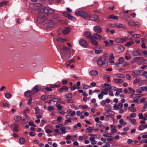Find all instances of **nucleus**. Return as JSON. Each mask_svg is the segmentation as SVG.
<instances>
[{"mask_svg":"<svg viewBox=\"0 0 147 147\" xmlns=\"http://www.w3.org/2000/svg\"><path fill=\"white\" fill-rule=\"evenodd\" d=\"M89 74L90 75L94 76L97 75L98 72L96 70H92L89 71Z\"/></svg>","mask_w":147,"mask_h":147,"instance_id":"obj_21","label":"nucleus"},{"mask_svg":"<svg viewBox=\"0 0 147 147\" xmlns=\"http://www.w3.org/2000/svg\"><path fill=\"white\" fill-rule=\"evenodd\" d=\"M140 79L139 78H137L135 79L133 82V83L137 84L140 82Z\"/></svg>","mask_w":147,"mask_h":147,"instance_id":"obj_57","label":"nucleus"},{"mask_svg":"<svg viewBox=\"0 0 147 147\" xmlns=\"http://www.w3.org/2000/svg\"><path fill=\"white\" fill-rule=\"evenodd\" d=\"M146 128H147V124L144 125H140L138 127V129L140 130H142Z\"/></svg>","mask_w":147,"mask_h":147,"instance_id":"obj_28","label":"nucleus"},{"mask_svg":"<svg viewBox=\"0 0 147 147\" xmlns=\"http://www.w3.org/2000/svg\"><path fill=\"white\" fill-rule=\"evenodd\" d=\"M134 141H133L131 139H128L127 140V143L129 144H130L131 143H134Z\"/></svg>","mask_w":147,"mask_h":147,"instance_id":"obj_61","label":"nucleus"},{"mask_svg":"<svg viewBox=\"0 0 147 147\" xmlns=\"http://www.w3.org/2000/svg\"><path fill=\"white\" fill-rule=\"evenodd\" d=\"M43 11L45 13H49L50 14H53L54 13L55 10L54 9L50 8L45 7L44 8V9H42Z\"/></svg>","mask_w":147,"mask_h":147,"instance_id":"obj_7","label":"nucleus"},{"mask_svg":"<svg viewBox=\"0 0 147 147\" xmlns=\"http://www.w3.org/2000/svg\"><path fill=\"white\" fill-rule=\"evenodd\" d=\"M143 71L134 70L133 71L134 73L136 75L142 76Z\"/></svg>","mask_w":147,"mask_h":147,"instance_id":"obj_19","label":"nucleus"},{"mask_svg":"<svg viewBox=\"0 0 147 147\" xmlns=\"http://www.w3.org/2000/svg\"><path fill=\"white\" fill-rule=\"evenodd\" d=\"M93 49L95 51V53L96 54H100L102 52V48L100 46L98 48L97 47H94Z\"/></svg>","mask_w":147,"mask_h":147,"instance_id":"obj_13","label":"nucleus"},{"mask_svg":"<svg viewBox=\"0 0 147 147\" xmlns=\"http://www.w3.org/2000/svg\"><path fill=\"white\" fill-rule=\"evenodd\" d=\"M97 63L99 66L103 67H106L107 65L106 59L103 57H100L97 59Z\"/></svg>","mask_w":147,"mask_h":147,"instance_id":"obj_2","label":"nucleus"},{"mask_svg":"<svg viewBox=\"0 0 147 147\" xmlns=\"http://www.w3.org/2000/svg\"><path fill=\"white\" fill-rule=\"evenodd\" d=\"M118 60L119 63H123V62L124 61V59L123 57H121L119 58Z\"/></svg>","mask_w":147,"mask_h":147,"instance_id":"obj_55","label":"nucleus"},{"mask_svg":"<svg viewBox=\"0 0 147 147\" xmlns=\"http://www.w3.org/2000/svg\"><path fill=\"white\" fill-rule=\"evenodd\" d=\"M58 22V20L55 18L49 20L47 23L45 24V25L48 28H51L53 27L55 24Z\"/></svg>","mask_w":147,"mask_h":147,"instance_id":"obj_3","label":"nucleus"},{"mask_svg":"<svg viewBox=\"0 0 147 147\" xmlns=\"http://www.w3.org/2000/svg\"><path fill=\"white\" fill-rule=\"evenodd\" d=\"M88 138L87 136L86 138L83 135L82 136H79L78 137L79 140H82L86 139Z\"/></svg>","mask_w":147,"mask_h":147,"instance_id":"obj_53","label":"nucleus"},{"mask_svg":"<svg viewBox=\"0 0 147 147\" xmlns=\"http://www.w3.org/2000/svg\"><path fill=\"white\" fill-rule=\"evenodd\" d=\"M122 42H124L129 40L131 39V38H128V37H125L123 38H122Z\"/></svg>","mask_w":147,"mask_h":147,"instance_id":"obj_49","label":"nucleus"},{"mask_svg":"<svg viewBox=\"0 0 147 147\" xmlns=\"http://www.w3.org/2000/svg\"><path fill=\"white\" fill-rule=\"evenodd\" d=\"M115 41L117 43H123L122 38H116Z\"/></svg>","mask_w":147,"mask_h":147,"instance_id":"obj_40","label":"nucleus"},{"mask_svg":"<svg viewBox=\"0 0 147 147\" xmlns=\"http://www.w3.org/2000/svg\"><path fill=\"white\" fill-rule=\"evenodd\" d=\"M56 107L59 110H61L62 108V107L58 103H56L55 104Z\"/></svg>","mask_w":147,"mask_h":147,"instance_id":"obj_47","label":"nucleus"},{"mask_svg":"<svg viewBox=\"0 0 147 147\" xmlns=\"http://www.w3.org/2000/svg\"><path fill=\"white\" fill-rule=\"evenodd\" d=\"M75 13L77 16H80L84 18H86L89 16L88 13L82 11L76 12Z\"/></svg>","mask_w":147,"mask_h":147,"instance_id":"obj_6","label":"nucleus"},{"mask_svg":"<svg viewBox=\"0 0 147 147\" xmlns=\"http://www.w3.org/2000/svg\"><path fill=\"white\" fill-rule=\"evenodd\" d=\"M14 119L16 122H19L21 120V118L18 115H16L14 117Z\"/></svg>","mask_w":147,"mask_h":147,"instance_id":"obj_27","label":"nucleus"},{"mask_svg":"<svg viewBox=\"0 0 147 147\" xmlns=\"http://www.w3.org/2000/svg\"><path fill=\"white\" fill-rule=\"evenodd\" d=\"M70 88H71V90L72 91H74L76 89H78L79 88H76V85L74 84L73 86H70Z\"/></svg>","mask_w":147,"mask_h":147,"instance_id":"obj_56","label":"nucleus"},{"mask_svg":"<svg viewBox=\"0 0 147 147\" xmlns=\"http://www.w3.org/2000/svg\"><path fill=\"white\" fill-rule=\"evenodd\" d=\"M19 125L17 124H14L13 126V131L15 132H18V127Z\"/></svg>","mask_w":147,"mask_h":147,"instance_id":"obj_29","label":"nucleus"},{"mask_svg":"<svg viewBox=\"0 0 147 147\" xmlns=\"http://www.w3.org/2000/svg\"><path fill=\"white\" fill-rule=\"evenodd\" d=\"M123 107V104L122 103H119L118 105L117 104H114L113 105V109L114 110H117L118 109H121Z\"/></svg>","mask_w":147,"mask_h":147,"instance_id":"obj_9","label":"nucleus"},{"mask_svg":"<svg viewBox=\"0 0 147 147\" xmlns=\"http://www.w3.org/2000/svg\"><path fill=\"white\" fill-rule=\"evenodd\" d=\"M142 142L141 141L134 140V143H133V144L134 145L136 144L140 145L142 143Z\"/></svg>","mask_w":147,"mask_h":147,"instance_id":"obj_39","label":"nucleus"},{"mask_svg":"<svg viewBox=\"0 0 147 147\" xmlns=\"http://www.w3.org/2000/svg\"><path fill=\"white\" fill-rule=\"evenodd\" d=\"M67 17L69 19L71 20H74L75 19V18L74 17L69 15H67Z\"/></svg>","mask_w":147,"mask_h":147,"instance_id":"obj_51","label":"nucleus"},{"mask_svg":"<svg viewBox=\"0 0 147 147\" xmlns=\"http://www.w3.org/2000/svg\"><path fill=\"white\" fill-rule=\"evenodd\" d=\"M128 109L131 111L133 112H135L136 111V109L135 108L132 107H129Z\"/></svg>","mask_w":147,"mask_h":147,"instance_id":"obj_43","label":"nucleus"},{"mask_svg":"<svg viewBox=\"0 0 147 147\" xmlns=\"http://www.w3.org/2000/svg\"><path fill=\"white\" fill-rule=\"evenodd\" d=\"M141 89L143 91H146L147 92V87L142 86L140 87Z\"/></svg>","mask_w":147,"mask_h":147,"instance_id":"obj_59","label":"nucleus"},{"mask_svg":"<svg viewBox=\"0 0 147 147\" xmlns=\"http://www.w3.org/2000/svg\"><path fill=\"white\" fill-rule=\"evenodd\" d=\"M114 82L117 84H121L122 83L123 81V80L120 79H114Z\"/></svg>","mask_w":147,"mask_h":147,"instance_id":"obj_23","label":"nucleus"},{"mask_svg":"<svg viewBox=\"0 0 147 147\" xmlns=\"http://www.w3.org/2000/svg\"><path fill=\"white\" fill-rule=\"evenodd\" d=\"M132 36L134 38H140L141 36L140 34H133L132 35Z\"/></svg>","mask_w":147,"mask_h":147,"instance_id":"obj_54","label":"nucleus"},{"mask_svg":"<svg viewBox=\"0 0 147 147\" xmlns=\"http://www.w3.org/2000/svg\"><path fill=\"white\" fill-rule=\"evenodd\" d=\"M94 129V128L93 127H90L86 129V131L87 133H89L92 131Z\"/></svg>","mask_w":147,"mask_h":147,"instance_id":"obj_35","label":"nucleus"},{"mask_svg":"<svg viewBox=\"0 0 147 147\" xmlns=\"http://www.w3.org/2000/svg\"><path fill=\"white\" fill-rule=\"evenodd\" d=\"M56 40L57 41L61 42H64L67 41L66 39H63L59 37L57 38L56 39Z\"/></svg>","mask_w":147,"mask_h":147,"instance_id":"obj_37","label":"nucleus"},{"mask_svg":"<svg viewBox=\"0 0 147 147\" xmlns=\"http://www.w3.org/2000/svg\"><path fill=\"white\" fill-rule=\"evenodd\" d=\"M139 118L140 119H143L144 120H146L147 119L144 117L143 116L142 113H140L138 114Z\"/></svg>","mask_w":147,"mask_h":147,"instance_id":"obj_32","label":"nucleus"},{"mask_svg":"<svg viewBox=\"0 0 147 147\" xmlns=\"http://www.w3.org/2000/svg\"><path fill=\"white\" fill-rule=\"evenodd\" d=\"M147 64V59H143L142 62H141L140 64Z\"/></svg>","mask_w":147,"mask_h":147,"instance_id":"obj_64","label":"nucleus"},{"mask_svg":"<svg viewBox=\"0 0 147 147\" xmlns=\"http://www.w3.org/2000/svg\"><path fill=\"white\" fill-rule=\"evenodd\" d=\"M98 18V16L96 15L92 14L89 16V19L92 21H95Z\"/></svg>","mask_w":147,"mask_h":147,"instance_id":"obj_14","label":"nucleus"},{"mask_svg":"<svg viewBox=\"0 0 147 147\" xmlns=\"http://www.w3.org/2000/svg\"><path fill=\"white\" fill-rule=\"evenodd\" d=\"M61 82L63 85H66L68 83V81L66 80L65 79L62 80Z\"/></svg>","mask_w":147,"mask_h":147,"instance_id":"obj_63","label":"nucleus"},{"mask_svg":"<svg viewBox=\"0 0 147 147\" xmlns=\"http://www.w3.org/2000/svg\"><path fill=\"white\" fill-rule=\"evenodd\" d=\"M32 94V93L31 90L26 91L24 93L25 95L28 97L31 96Z\"/></svg>","mask_w":147,"mask_h":147,"instance_id":"obj_24","label":"nucleus"},{"mask_svg":"<svg viewBox=\"0 0 147 147\" xmlns=\"http://www.w3.org/2000/svg\"><path fill=\"white\" fill-rule=\"evenodd\" d=\"M136 119H130V122L133 124L135 125L136 123Z\"/></svg>","mask_w":147,"mask_h":147,"instance_id":"obj_60","label":"nucleus"},{"mask_svg":"<svg viewBox=\"0 0 147 147\" xmlns=\"http://www.w3.org/2000/svg\"><path fill=\"white\" fill-rule=\"evenodd\" d=\"M91 42L92 45L94 46H97L98 45V42L97 41L93 39L92 40H91Z\"/></svg>","mask_w":147,"mask_h":147,"instance_id":"obj_34","label":"nucleus"},{"mask_svg":"<svg viewBox=\"0 0 147 147\" xmlns=\"http://www.w3.org/2000/svg\"><path fill=\"white\" fill-rule=\"evenodd\" d=\"M129 25L132 26H135L138 24L137 22H135L132 20H130L129 21Z\"/></svg>","mask_w":147,"mask_h":147,"instance_id":"obj_25","label":"nucleus"},{"mask_svg":"<svg viewBox=\"0 0 147 147\" xmlns=\"http://www.w3.org/2000/svg\"><path fill=\"white\" fill-rule=\"evenodd\" d=\"M72 95L71 93L67 94H66L65 97L66 98H71L72 97Z\"/></svg>","mask_w":147,"mask_h":147,"instance_id":"obj_48","label":"nucleus"},{"mask_svg":"<svg viewBox=\"0 0 147 147\" xmlns=\"http://www.w3.org/2000/svg\"><path fill=\"white\" fill-rule=\"evenodd\" d=\"M103 94L102 93V92H101L100 93L98 94V97L99 99H101L103 98Z\"/></svg>","mask_w":147,"mask_h":147,"instance_id":"obj_52","label":"nucleus"},{"mask_svg":"<svg viewBox=\"0 0 147 147\" xmlns=\"http://www.w3.org/2000/svg\"><path fill=\"white\" fill-rule=\"evenodd\" d=\"M114 51L117 53L122 52L124 49L123 46L120 45H115L113 47Z\"/></svg>","mask_w":147,"mask_h":147,"instance_id":"obj_4","label":"nucleus"},{"mask_svg":"<svg viewBox=\"0 0 147 147\" xmlns=\"http://www.w3.org/2000/svg\"><path fill=\"white\" fill-rule=\"evenodd\" d=\"M116 76L119 78H123L125 77V76L122 74H116Z\"/></svg>","mask_w":147,"mask_h":147,"instance_id":"obj_46","label":"nucleus"},{"mask_svg":"<svg viewBox=\"0 0 147 147\" xmlns=\"http://www.w3.org/2000/svg\"><path fill=\"white\" fill-rule=\"evenodd\" d=\"M82 87L83 89H86L90 88L91 86H90L87 85L83 84L82 85Z\"/></svg>","mask_w":147,"mask_h":147,"instance_id":"obj_45","label":"nucleus"},{"mask_svg":"<svg viewBox=\"0 0 147 147\" xmlns=\"http://www.w3.org/2000/svg\"><path fill=\"white\" fill-rule=\"evenodd\" d=\"M141 96L140 94H135L134 93L131 94L130 97L131 98H135L136 97H139L140 98Z\"/></svg>","mask_w":147,"mask_h":147,"instance_id":"obj_22","label":"nucleus"},{"mask_svg":"<svg viewBox=\"0 0 147 147\" xmlns=\"http://www.w3.org/2000/svg\"><path fill=\"white\" fill-rule=\"evenodd\" d=\"M144 40H145L144 38H142V40L143 41V42L142 43V45H141V47L143 49H145L147 47L146 46L145 44L144 43Z\"/></svg>","mask_w":147,"mask_h":147,"instance_id":"obj_44","label":"nucleus"},{"mask_svg":"<svg viewBox=\"0 0 147 147\" xmlns=\"http://www.w3.org/2000/svg\"><path fill=\"white\" fill-rule=\"evenodd\" d=\"M130 92V94H134L135 92V90L129 87L128 88Z\"/></svg>","mask_w":147,"mask_h":147,"instance_id":"obj_50","label":"nucleus"},{"mask_svg":"<svg viewBox=\"0 0 147 147\" xmlns=\"http://www.w3.org/2000/svg\"><path fill=\"white\" fill-rule=\"evenodd\" d=\"M68 88L66 86H63L61 88H60L59 90V92H62L64 90L65 92H67L68 90Z\"/></svg>","mask_w":147,"mask_h":147,"instance_id":"obj_20","label":"nucleus"},{"mask_svg":"<svg viewBox=\"0 0 147 147\" xmlns=\"http://www.w3.org/2000/svg\"><path fill=\"white\" fill-rule=\"evenodd\" d=\"M140 52L139 50H135L133 51L132 54L133 56H138L140 54Z\"/></svg>","mask_w":147,"mask_h":147,"instance_id":"obj_26","label":"nucleus"},{"mask_svg":"<svg viewBox=\"0 0 147 147\" xmlns=\"http://www.w3.org/2000/svg\"><path fill=\"white\" fill-rule=\"evenodd\" d=\"M144 58L142 57H135L134 58V60L136 62H137L139 61H142L144 59Z\"/></svg>","mask_w":147,"mask_h":147,"instance_id":"obj_33","label":"nucleus"},{"mask_svg":"<svg viewBox=\"0 0 147 147\" xmlns=\"http://www.w3.org/2000/svg\"><path fill=\"white\" fill-rule=\"evenodd\" d=\"M119 123L121 125H126L127 124L126 122L124 121L122 119H120L119 121Z\"/></svg>","mask_w":147,"mask_h":147,"instance_id":"obj_41","label":"nucleus"},{"mask_svg":"<svg viewBox=\"0 0 147 147\" xmlns=\"http://www.w3.org/2000/svg\"><path fill=\"white\" fill-rule=\"evenodd\" d=\"M79 43L81 46L83 47H86L88 44L87 41L83 39H81L79 40Z\"/></svg>","mask_w":147,"mask_h":147,"instance_id":"obj_10","label":"nucleus"},{"mask_svg":"<svg viewBox=\"0 0 147 147\" xmlns=\"http://www.w3.org/2000/svg\"><path fill=\"white\" fill-rule=\"evenodd\" d=\"M84 35L85 37H86L87 38L90 39L91 40L92 39L91 34L90 32H86L84 34Z\"/></svg>","mask_w":147,"mask_h":147,"instance_id":"obj_17","label":"nucleus"},{"mask_svg":"<svg viewBox=\"0 0 147 147\" xmlns=\"http://www.w3.org/2000/svg\"><path fill=\"white\" fill-rule=\"evenodd\" d=\"M71 28L69 27H65L62 30V33L64 35H65L70 32Z\"/></svg>","mask_w":147,"mask_h":147,"instance_id":"obj_11","label":"nucleus"},{"mask_svg":"<svg viewBox=\"0 0 147 147\" xmlns=\"http://www.w3.org/2000/svg\"><path fill=\"white\" fill-rule=\"evenodd\" d=\"M51 100L55 102H57L60 101L61 100V99L60 98H55L52 99Z\"/></svg>","mask_w":147,"mask_h":147,"instance_id":"obj_42","label":"nucleus"},{"mask_svg":"<svg viewBox=\"0 0 147 147\" xmlns=\"http://www.w3.org/2000/svg\"><path fill=\"white\" fill-rule=\"evenodd\" d=\"M92 39L91 40H92L93 38H95L96 39H99L101 38V36L98 34L97 33H94L93 34V35L92 36Z\"/></svg>","mask_w":147,"mask_h":147,"instance_id":"obj_18","label":"nucleus"},{"mask_svg":"<svg viewBox=\"0 0 147 147\" xmlns=\"http://www.w3.org/2000/svg\"><path fill=\"white\" fill-rule=\"evenodd\" d=\"M103 42L105 43V46L106 47H108L109 46H112L113 45V40H110L108 41L107 40L104 41Z\"/></svg>","mask_w":147,"mask_h":147,"instance_id":"obj_12","label":"nucleus"},{"mask_svg":"<svg viewBox=\"0 0 147 147\" xmlns=\"http://www.w3.org/2000/svg\"><path fill=\"white\" fill-rule=\"evenodd\" d=\"M41 89L40 86L39 85H37L32 88V91L33 93L36 94Z\"/></svg>","mask_w":147,"mask_h":147,"instance_id":"obj_8","label":"nucleus"},{"mask_svg":"<svg viewBox=\"0 0 147 147\" xmlns=\"http://www.w3.org/2000/svg\"><path fill=\"white\" fill-rule=\"evenodd\" d=\"M25 139L23 137L19 139V141L20 143L21 144H24L25 142Z\"/></svg>","mask_w":147,"mask_h":147,"instance_id":"obj_31","label":"nucleus"},{"mask_svg":"<svg viewBox=\"0 0 147 147\" xmlns=\"http://www.w3.org/2000/svg\"><path fill=\"white\" fill-rule=\"evenodd\" d=\"M44 13V12H42V13L38 17L37 19V21L38 22L42 23L44 22L47 20V17Z\"/></svg>","mask_w":147,"mask_h":147,"instance_id":"obj_5","label":"nucleus"},{"mask_svg":"<svg viewBox=\"0 0 147 147\" xmlns=\"http://www.w3.org/2000/svg\"><path fill=\"white\" fill-rule=\"evenodd\" d=\"M5 97L8 99L11 98L12 96L11 94L8 92L6 93L5 94Z\"/></svg>","mask_w":147,"mask_h":147,"instance_id":"obj_38","label":"nucleus"},{"mask_svg":"<svg viewBox=\"0 0 147 147\" xmlns=\"http://www.w3.org/2000/svg\"><path fill=\"white\" fill-rule=\"evenodd\" d=\"M66 129V127H63L59 129L61 131V133L62 134H65L67 132L65 130Z\"/></svg>","mask_w":147,"mask_h":147,"instance_id":"obj_36","label":"nucleus"},{"mask_svg":"<svg viewBox=\"0 0 147 147\" xmlns=\"http://www.w3.org/2000/svg\"><path fill=\"white\" fill-rule=\"evenodd\" d=\"M114 25L116 27L118 28H122L125 29H127L126 27L121 24H119L117 23H115Z\"/></svg>","mask_w":147,"mask_h":147,"instance_id":"obj_15","label":"nucleus"},{"mask_svg":"<svg viewBox=\"0 0 147 147\" xmlns=\"http://www.w3.org/2000/svg\"><path fill=\"white\" fill-rule=\"evenodd\" d=\"M114 59L115 58L113 55V54L112 53H111L109 58V60H114Z\"/></svg>","mask_w":147,"mask_h":147,"instance_id":"obj_62","label":"nucleus"},{"mask_svg":"<svg viewBox=\"0 0 147 147\" xmlns=\"http://www.w3.org/2000/svg\"><path fill=\"white\" fill-rule=\"evenodd\" d=\"M94 31L97 33H101L102 31V28L97 26H95L94 27Z\"/></svg>","mask_w":147,"mask_h":147,"instance_id":"obj_16","label":"nucleus"},{"mask_svg":"<svg viewBox=\"0 0 147 147\" xmlns=\"http://www.w3.org/2000/svg\"><path fill=\"white\" fill-rule=\"evenodd\" d=\"M42 4L39 3L31 4L30 5V7L33 10H38L39 13L43 12L42 9L44 10V8H42Z\"/></svg>","mask_w":147,"mask_h":147,"instance_id":"obj_1","label":"nucleus"},{"mask_svg":"<svg viewBox=\"0 0 147 147\" xmlns=\"http://www.w3.org/2000/svg\"><path fill=\"white\" fill-rule=\"evenodd\" d=\"M134 43V42L133 40H131L129 42H127L125 45V46L127 47H129L131 46Z\"/></svg>","mask_w":147,"mask_h":147,"instance_id":"obj_30","label":"nucleus"},{"mask_svg":"<svg viewBox=\"0 0 147 147\" xmlns=\"http://www.w3.org/2000/svg\"><path fill=\"white\" fill-rule=\"evenodd\" d=\"M48 98V96L46 95H42L41 97V99L42 100H45Z\"/></svg>","mask_w":147,"mask_h":147,"instance_id":"obj_58","label":"nucleus"}]
</instances>
